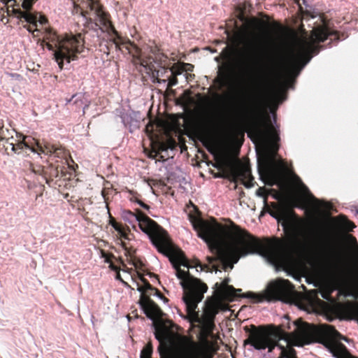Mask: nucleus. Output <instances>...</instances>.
<instances>
[{
	"label": "nucleus",
	"mask_w": 358,
	"mask_h": 358,
	"mask_svg": "<svg viewBox=\"0 0 358 358\" xmlns=\"http://www.w3.org/2000/svg\"><path fill=\"white\" fill-rule=\"evenodd\" d=\"M294 325L295 330L291 333L280 327L269 333L264 327H257V350L268 348L271 352L278 346L286 358H357L340 342L348 340L334 327H317L301 318L294 321Z\"/></svg>",
	"instance_id": "1"
},
{
	"label": "nucleus",
	"mask_w": 358,
	"mask_h": 358,
	"mask_svg": "<svg viewBox=\"0 0 358 358\" xmlns=\"http://www.w3.org/2000/svg\"><path fill=\"white\" fill-rule=\"evenodd\" d=\"M189 218L198 236L216 255L214 257H208L209 263L220 261L224 271L232 268L241 257L250 254L266 255L277 259L280 256L281 249L285 246V243L278 238L262 242L234 222L232 228L237 235L230 232L227 226L218 223L214 217L210 222L189 214Z\"/></svg>",
	"instance_id": "2"
},
{
	"label": "nucleus",
	"mask_w": 358,
	"mask_h": 358,
	"mask_svg": "<svg viewBox=\"0 0 358 358\" xmlns=\"http://www.w3.org/2000/svg\"><path fill=\"white\" fill-rule=\"evenodd\" d=\"M135 216L140 229L148 235L158 251L169 257L176 270V276L181 280L180 285L184 291L182 299L187 314H195L198 303L202 301L204 293L208 290L207 285L192 275L188 270L181 269V266L187 268L192 266L189 265V260L182 250L173 248L166 231L141 210H136Z\"/></svg>",
	"instance_id": "3"
},
{
	"label": "nucleus",
	"mask_w": 358,
	"mask_h": 358,
	"mask_svg": "<svg viewBox=\"0 0 358 358\" xmlns=\"http://www.w3.org/2000/svg\"><path fill=\"white\" fill-rule=\"evenodd\" d=\"M137 275L143 283V285L137 283V289L141 292L139 303L146 316L153 320L155 336L159 342L158 351L162 358L170 357L175 338L185 350L180 353V358H204L200 345L197 343L185 336L174 333V328L177 326L170 320H164L163 317L165 314L158 305L149 298L148 291H153V295L157 296L165 302L169 299L158 289L152 287L142 274L137 272Z\"/></svg>",
	"instance_id": "4"
},
{
	"label": "nucleus",
	"mask_w": 358,
	"mask_h": 358,
	"mask_svg": "<svg viewBox=\"0 0 358 358\" xmlns=\"http://www.w3.org/2000/svg\"><path fill=\"white\" fill-rule=\"evenodd\" d=\"M322 23L313 28L309 36H303L297 43V51L292 52L289 57L280 49H276L267 59L266 70L269 76H280L283 73H290L296 70L301 64L306 65L313 57L317 55L322 45H319L328 38L331 41L339 40L337 31L331 29L329 21L321 18Z\"/></svg>",
	"instance_id": "5"
},
{
	"label": "nucleus",
	"mask_w": 358,
	"mask_h": 358,
	"mask_svg": "<svg viewBox=\"0 0 358 358\" xmlns=\"http://www.w3.org/2000/svg\"><path fill=\"white\" fill-rule=\"evenodd\" d=\"M268 84L267 77L264 89L255 96L252 101L250 108L252 120L248 124V135L255 143H269L273 152L275 154L280 147L278 144L280 136L278 131L271 123L270 116L268 115H264L262 110L268 90Z\"/></svg>",
	"instance_id": "6"
},
{
	"label": "nucleus",
	"mask_w": 358,
	"mask_h": 358,
	"mask_svg": "<svg viewBox=\"0 0 358 358\" xmlns=\"http://www.w3.org/2000/svg\"><path fill=\"white\" fill-rule=\"evenodd\" d=\"M90 35L86 32L83 36L81 33L76 35L66 34L59 36L52 29L47 28L44 33V41L50 50H54L55 59L60 69H63L64 61L70 63L78 59V54L81 53L85 48V39Z\"/></svg>",
	"instance_id": "7"
},
{
	"label": "nucleus",
	"mask_w": 358,
	"mask_h": 358,
	"mask_svg": "<svg viewBox=\"0 0 358 358\" xmlns=\"http://www.w3.org/2000/svg\"><path fill=\"white\" fill-rule=\"evenodd\" d=\"M73 3V12L80 14L85 17L87 22L93 20H99L110 37V41L115 45V48L122 50V44L127 38L120 35L109 19V15L103 10V6L94 0H72Z\"/></svg>",
	"instance_id": "8"
},
{
	"label": "nucleus",
	"mask_w": 358,
	"mask_h": 358,
	"mask_svg": "<svg viewBox=\"0 0 358 358\" xmlns=\"http://www.w3.org/2000/svg\"><path fill=\"white\" fill-rule=\"evenodd\" d=\"M265 210L278 223H281L286 235L287 243L295 247L300 243V237L303 235L301 228L306 224L305 220L299 217L294 210L289 211L282 203L271 202L270 205L265 198Z\"/></svg>",
	"instance_id": "9"
},
{
	"label": "nucleus",
	"mask_w": 358,
	"mask_h": 358,
	"mask_svg": "<svg viewBox=\"0 0 358 358\" xmlns=\"http://www.w3.org/2000/svg\"><path fill=\"white\" fill-rule=\"evenodd\" d=\"M294 294H295L294 286L288 280L278 279L268 285L265 293L256 294L248 292L242 297L251 299L257 303L276 300L288 301Z\"/></svg>",
	"instance_id": "10"
},
{
	"label": "nucleus",
	"mask_w": 358,
	"mask_h": 358,
	"mask_svg": "<svg viewBox=\"0 0 358 358\" xmlns=\"http://www.w3.org/2000/svg\"><path fill=\"white\" fill-rule=\"evenodd\" d=\"M123 48L132 55L133 62L135 65L139 64L145 69L147 73L151 74L154 83H165L167 82L170 76L169 67H162L157 69L155 65L152 64L151 58H142L141 49L129 38L122 44V49ZM120 50L123 52V50Z\"/></svg>",
	"instance_id": "11"
},
{
	"label": "nucleus",
	"mask_w": 358,
	"mask_h": 358,
	"mask_svg": "<svg viewBox=\"0 0 358 358\" xmlns=\"http://www.w3.org/2000/svg\"><path fill=\"white\" fill-rule=\"evenodd\" d=\"M231 22V29H227L225 32L227 35L229 46L224 48L226 51L230 55L231 58L235 57L236 61L240 62L241 57L243 56L245 57V52H243V48H240L241 44L245 43L247 36H248V30L246 25L238 26L236 20H230Z\"/></svg>",
	"instance_id": "12"
},
{
	"label": "nucleus",
	"mask_w": 358,
	"mask_h": 358,
	"mask_svg": "<svg viewBox=\"0 0 358 358\" xmlns=\"http://www.w3.org/2000/svg\"><path fill=\"white\" fill-rule=\"evenodd\" d=\"M36 1L37 0H19V1H22L21 7L24 10H22L20 8L14 7L12 10L17 18L20 20L24 19V21L29 23V25L24 26V27H26L29 32L32 33L38 31L37 29V22H39L41 24H45L48 22V19L45 15L38 12L32 13L31 11L34 3H35Z\"/></svg>",
	"instance_id": "13"
},
{
	"label": "nucleus",
	"mask_w": 358,
	"mask_h": 358,
	"mask_svg": "<svg viewBox=\"0 0 358 358\" xmlns=\"http://www.w3.org/2000/svg\"><path fill=\"white\" fill-rule=\"evenodd\" d=\"M222 164L223 166L228 169L226 177L236 183L235 188L237 187L236 182L238 180L247 187L252 186L250 182L253 180V178L251 175L250 169L248 166L241 164L239 162L238 163H234L232 162L225 161L223 162Z\"/></svg>",
	"instance_id": "14"
},
{
	"label": "nucleus",
	"mask_w": 358,
	"mask_h": 358,
	"mask_svg": "<svg viewBox=\"0 0 358 358\" xmlns=\"http://www.w3.org/2000/svg\"><path fill=\"white\" fill-rule=\"evenodd\" d=\"M312 227L311 233L307 236L308 241L324 251L334 252V248L331 244L329 234L314 224H312Z\"/></svg>",
	"instance_id": "15"
},
{
	"label": "nucleus",
	"mask_w": 358,
	"mask_h": 358,
	"mask_svg": "<svg viewBox=\"0 0 358 358\" xmlns=\"http://www.w3.org/2000/svg\"><path fill=\"white\" fill-rule=\"evenodd\" d=\"M36 148H32V152L38 154L44 153L50 155V157L61 159V164L65 165L67 164V156L69 153L60 145L52 144L49 142H45L43 144L36 141Z\"/></svg>",
	"instance_id": "16"
},
{
	"label": "nucleus",
	"mask_w": 358,
	"mask_h": 358,
	"mask_svg": "<svg viewBox=\"0 0 358 358\" xmlns=\"http://www.w3.org/2000/svg\"><path fill=\"white\" fill-rule=\"evenodd\" d=\"M215 126V120L212 117L206 119L201 124L195 129V135L199 141L206 145L211 141V129Z\"/></svg>",
	"instance_id": "17"
},
{
	"label": "nucleus",
	"mask_w": 358,
	"mask_h": 358,
	"mask_svg": "<svg viewBox=\"0 0 358 358\" xmlns=\"http://www.w3.org/2000/svg\"><path fill=\"white\" fill-rule=\"evenodd\" d=\"M229 278H225L221 283L216 282L215 289L216 294L229 301H234L238 296L237 292H241V289H235L232 285H229Z\"/></svg>",
	"instance_id": "18"
},
{
	"label": "nucleus",
	"mask_w": 358,
	"mask_h": 358,
	"mask_svg": "<svg viewBox=\"0 0 358 358\" xmlns=\"http://www.w3.org/2000/svg\"><path fill=\"white\" fill-rule=\"evenodd\" d=\"M66 167L63 164L51 163L45 166L43 178L46 183L50 184L56 178H61L65 175Z\"/></svg>",
	"instance_id": "19"
},
{
	"label": "nucleus",
	"mask_w": 358,
	"mask_h": 358,
	"mask_svg": "<svg viewBox=\"0 0 358 358\" xmlns=\"http://www.w3.org/2000/svg\"><path fill=\"white\" fill-rule=\"evenodd\" d=\"M217 313V306L213 303L207 304L204 308L202 320L204 326L210 331L215 327L214 320Z\"/></svg>",
	"instance_id": "20"
},
{
	"label": "nucleus",
	"mask_w": 358,
	"mask_h": 358,
	"mask_svg": "<svg viewBox=\"0 0 358 358\" xmlns=\"http://www.w3.org/2000/svg\"><path fill=\"white\" fill-rule=\"evenodd\" d=\"M248 45H247V48L243 49V52H245V57L243 56V58L241 57V61H236V59L234 57L232 59L233 62L236 64L238 67H241V69L243 67H245L248 66L249 62L251 61L252 58H254V56H257V48H254L255 46L250 45V48H248ZM257 53H259V51H257Z\"/></svg>",
	"instance_id": "21"
},
{
	"label": "nucleus",
	"mask_w": 358,
	"mask_h": 358,
	"mask_svg": "<svg viewBox=\"0 0 358 358\" xmlns=\"http://www.w3.org/2000/svg\"><path fill=\"white\" fill-rule=\"evenodd\" d=\"M108 214H109V224H110L115 231H117L120 238L130 240V229L128 226H123L121 223L117 222L115 219L111 215L109 211V208H108Z\"/></svg>",
	"instance_id": "22"
},
{
	"label": "nucleus",
	"mask_w": 358,
	"mask_h": 358,
	"mask_svg": "<svg viewBox=\"0 0 358 358\" xmlns=\"http://www.w3.org/2000/svg\"><path fill=\"white\" fill-rule=\"evenodd\" d=\"M231 78L229 67L227 66L220 72L218 77L215 80V83H218L221 87H225L229 90H231L233 89V85Z\"/></svg>",
	"instance_id": "23"
},
{
	"label": "nucleus",
	"mask_w": 358,
	"mask_h": 358,
	"mask_svg": "<svg viewBox=\"0 0 358 358\" xmlns=\"http://www.w3.org/2000/svg\"><path fill=\"white\" fill-rule=\"evenodd\" d=\"M32 141H34V145H30L29 142L27 141L24 137L21 139L20 136L17 142L10 143V149L15 153L18 154L24 149H29L32 151L33 148H36L35 139L33 138Z\"/></svg>",
	"instance_id": "24"
},
{
	"label": "nucleus",
	"mask_w": 358,
	"mask_h": 358,
	"mask_svg": "<svg viewBox=\"0 0 358 358\" xmlns=\"http://www.w3.org/2000/svg\"><path fill=\"white\" fill-rule=\"evenodd\" d=\"M264 170L262 171L260 168L259 169L260 176L262 177L263 175L266 178V183L268 185L273 186L276 184L278 180V177L275 173H274L271 169L266 165H264Z\"/></svg>",
	"instance_id": "25"
},
{
	"label": "nucleus",
	"mask_w": 358,
	"mask_h": 358,
	"mask_svg": "<svg viewBox=\"0 0 358 358\" xmlns=\"http://www.w3.org/2000/svg\"><path fill=\"white\" fill-rule=\"evenodd\" d=\"M152 52L154 54L155 57L153 58L151 56L149 57H143V53L141 52L142 58H151V61H152V64H157L159 68L162 67H169L168 62V57L166 56L164 53H156L155 51L152 50Z\"/></svg>",
	"instance_id": "26"
},
{
	"label": "nucleus",
	"mask_w": 358,
	"mask_h": 358,
	"mask_svg": "<svg viewBox=\"0 0 358 358\" xmlns=\"http://www.w3.org/2000/svg\"><path fill=\"white\" fill-rule=\"evenodd\" d=\"M0 2H1L3 4V7L1 8V10H3V12H6L8 15H14L16 16V15L12 11L13 8H20L21 5H20L19 0H0Z\"/></svg>",
	"instance_id": "27"
},
{
	"label": "nucleus",
	"mask_w": 358,
	"mask_h": 358,
	"mask_svg": "<svg viewBox=\"0 0 358 358\" xmlns=\"http://www.w3.org/2000/svg\"><path fill=\"white\" fill-rule=\"evenodd\" d=\"M113 189V185L107 181L105 183V186L101 191V195L104 199V202L106 204L107 208H109L108 207L109 195L110 194V192Z\"/></svg>",
	"instance_id": "28"
},
{
	"label": "nucleus",
	"mask_w": 358,
	"mask_h": 358,
	"mask_svg": "<svg viewBox=\"0 0 358 358\" xmlns=\"http://www.w3.org/2000/svg\"><path fill=\"white\" fill-rule=\"evenodd\" d=\"M102 257L105 259V262L109 264V267L110 269L115 271H120V266H117L114 264V263L112 262L113 259H115V257L112 253H106L103 251H102Z\"/></svg>",
	"instance_id": "29"
},
{
	"label": "nucleus",
	"mask_w": 358,
	"mask_h": 358,
	"mask_svg": "<svg viewBox=\"0 0 358 358\" xmlns=\"http://www.w3.org/2000/svg\"><path fill=\"white\" fill-rule=\"evenodd\" d=\"M121 245L123 249L124 250V255L127 257L128 262H129L132 258L135 257L136 250L132 247H128L127 243L124 241H121Z\"/></svg>",
	"instance_id": "30"
},
{
	"label": "nucleus",
	"mask_w": 358,
	"mask_h": 358,
	"mask_svg": "<svg viewBox=\"0 0 358 358\" xmlns=\"http://www.w3.org/2000/svg\"><path fill=\"white\" fill-rule=\"evenodd\" d=\"M153 347L151 342H148L141 352V358H152Z\"/></svg>",
	"instance_id": "31"
},
{
	"label": "nucleus",
	"mask_w": 358,
	"mask_h": 358,
	"mask_svg": "<svg viewBox=\"0 0 358 358\" xmlns=\"http://www.w3.org/2000/svg\"><path fill=\"white\" fill-rule=\"evenodd\" d=\"M169 70H170V73L171 75H176V76L177 77V76L182 74V72L185 71V68H184L182 64L180 66L173 64V66L171 68H169Z\"/></svg>",
	"instance_id": "32"
},
{
	"label": "nucleus",
	"mask_w": 358,
	"mask_h": 358,
	"mask_svg": "<svg viewBox=\"0 0 358 358\" xmlns=\"http://www.w3.org/2000/svg\"><path fill=\"white\" fill-rule=\"evenodd\" d=\"M129 263L132 264L136 269H142L144 266L143 262L136 257L132 258Z\"/></svg>",
	"instance_id": "33"
},
{
	"label": "nucleus",
	"mask_w": 358,
	"mask_h": 358,
	"mask_svg": "<svg viewBox=\"0 0 358 358\" xmlns=\"http://www.w3.org/2000/svg\"><path fill=\"white\" fill-rule=\"evenodd\" d=\"M10 132L8 129H4L3 126L0 127V141H5L9 138Z\"/></svg>",
	"instance_id": "34"
},
{
	"label": "nucleus",
	"mask_w": 358,
	"mask_h": 358,
	"mask_svg": "<svg viewBox=\"0 0 358 358\" xmlns=\"http://www.w3.org/2000/svg\"><path fill=\"white\" fill-rule=\"evenodd\" d=\"M271 26L272 27L273 31L277 34H282L284 30V27L277 22H273Z\"/></svg>",
	"instance_id": "35"
},
{
	"label": "nucleus",
	"mask_w": 358,
	"mask_h": 358,
	"mask_svg": "<svg viewBox=\"0 0 358 358\" xmlns=\"http://www.w3.org/2000/svg\"><path fill=\"white\" fill-rule=\"evenodd\" d=\"M167 89H170L173 86H175L178 84V78L176 75H171L170 73L169 78L167 80Z\"/></svg>",
	"instance_id": "36"
},
{
	"label": "nucleus",
	"mask_w": 358,
	"mask_h": 358,
	"mask_svg": "<svg viewBox=\"0 0 358 358\" xmlns=\"http://www.w3.org/2000/svg\"><path fill=\"white\" fill-rule=\"evenodd\" d=\"M128 192L131 196L130 197L129 200L131 202H134V203H138V201H140L139 197L141 196V195L139 194H138L136 192L134 191V190H128Z\"/></svg>",
	"instance_id": "37"
},
{
	"label": "nucleus",
	"mask_w": 358,
	"mask_h": 358,
	"mask_svg": "<svg viewBox=\"0 0 358 358\" xmlns=\"http://www.w3.org/2000/svg\"><path fill=\"white\" fill-rule=\"evenodd\" d=\"M31 170L33 172H34L35 173L41 175L43 177L44 170H45L44 166H34L33 165H31Z\"/></svg>",
	"instance_id": "38"
},
{
	"label": "nucleus",
	"mask_w": 358,
	"mask_h": 358,
	"mask_svg": "<svg viewBox=\"0 0 358 358\" xmlns=\"http://www.w3.org/2000/svg\"><path fill=\"white\" fill-rule=\"evenodd\" d=\"M169 145L167 147H166V145H164V144L160 146V148H159V150H161V151H164V150H166L168 148H173L175 147V145H176V142H175V141H173V140H170V141H169Z\"/></svg>",
	"instance_id": "39"
},
{
	"label": "nucleus",
	"mask_w": 358,
	"mask_h": 358,
	"mask_svg": "<svg viewBox=\"0 0 358 358\" xmlns=\"http://www.w3.org/2000/svg\"><path fill=\"white\" fill-rule=\"evenodd\" d=\"M257 195L261 197H264V202L265 203V198L268 196V194L266 193V190L264 187H259L257 190Z\"/></svg>",
	"instance_id": "40"
},
{
	"label": "nucleus",
	"mask_w": 358,
	"mask_h": 358,
	"mask_svg": "<svg viewBox=\"0 0 358 358\" xmlns=\"http://www.w3.org/2000/svg\"><path fill=\"white\" fill-rule=\"evenodd\" d=\"M252 21L255 23H257L259 24V26H260L262 27H268L270 25V24L268 22L261 20H258L257 18H253Z\"/></svg>",
	"instance_id": "41"
},
{
	"label": "nucleus",
	"mask_w": 358,
	"mask_h": 358,
	"mask_svg": "<svg viewBox=\"0 0 358 358\" xmlns=\"http://www.w3.org/2000/svg\"><path fill=\"white\" fill-rule=\"evenodd\" d=\"M345 220L344 222V227L348 230H352V229L355 227V224L352 222L348 220L346 217H345Z\"/></svg>",
	"instance_id": "42"
},
{
	"label": "nucleus",
	"mask_w": 358,
	"mask_h": 358,
	"mask_svg": "<svg viewBox=\"0 0 358 358\" xmlns=\"http://www.w3.org/2000/svg\"><path fill=\"white\" fill-rule=\"evenodd\" d=\"M350 237L352 238V241L355 243V252H354V255L356 257V260L358 261V244H357V240L356 238L352 236H350Z\"/></svg>",
	"instance_id": "43"
},
{
	"label": "nucleus",
	"mask_w": 358,
	"mask_h": 358,
	"mask_svg": "<svg viewBox=\"0 0 358 358\" xmlns=\"http://www.w3.org/2000/svg\"><path fill=\"white\" fill-rule=\"evenodd\" d=\"M194 266L196 268L199 267L201 271H203L205 268H208V265H203L198 259L196 260Z\"/></svg>",
	"instance_id": "44"
},
{
	"label": "nucleus",
	"mask_w": 358,
	"mask_h": 358,
	"mask_svg": "<svg viewBox=\"0 0 358 358\" xmlns=\"http://www.w3.org/2000/svg\"><path fill=\"white\" fill-rule=\"evenodd\" d=\"M182 66H184V68H185V71H192L194 68V66L192 64L187 63H183Z\"/></svg>",
	"instance_id": "45"
},
{
	"label": "nucleus",
	"mask_w": 358,
	"mask_h": 358,
	"mask_svg": "<svg viewBox=\"0 0 358 358\" xmlns=\"http://www.w3.org/2000/svg\"><path fill=\"white\" fill-rule=\"evenodd\" d=\"M153 185L155 186H157V185H159V186H165L166 184L164 181H162V180H153Z\"/></svg>",
	"instance_id": "46"
},
{
	"label": "nucleus",
	"mask_w": 358,
	"mask_h": 358,
	"mask_svg": "<svg viewBox=\"0 0 358 358\" xmlns=\"http://www.w3.org/2000/svg\"><path fill=\"white\" fill-rule=\"evenodd\" d=\"M10 140H14V138L13 136H10V138L5 140L6 145H4V146L6 148V150H8L9 147L10 148V143H11V142H10Z\"/></svg>",
	"instance_id": "47"
},
{
	"label": "nucleus",
	"mask_w": 358,
	"mask_h": 358,
	"mask_svg": "<svg viewBox=\"0 0 358 358\" xmlns=\"http://www.w3.org/2000/svg\"><path fill=\"white\" fill-rule=\"evenodd\" d=\"M138 204L142 207L143 208L145 209V210H149L150 209V206L145 203L144 202H143L141 200H140L139 201H138Z\"/></svg>",
	"instance_id": "48"
},
{
	"label": "nucleus",
	"mask_w": 358,
	"mask_h": 358,
	"mask_svg": "<svg viewBox=\"0 0 358 358\" xmlns=\"http://www.w3.org/2000/svg\"><path fill=\"white\" fill-rule=\"evenodd\" d=\"M238 18L241 20V21H245L246 20V17H245L244 15V13L243 11H241L238 14Z\"/></svg>",
	"instance_id": "49"
},
{
	"label": "nucleus",
	"mask_w": 358,
	"mask_h": 358,
	"mask_svg": "<svg viewBox=\"0 0 358 358\" xmlns=\"http://www.w3.org/2000/svg\"><path fill=\"white\" fill-rule=\"evenodd\" d=\"M236 87H237V86L240 87V85H236ZM232 88H234V89L229 90V91H230V92H240V87H238H238H236V88H235V87H234V85H232ZM236 95H237V93H236ZM238 95H240V93H238Z\"/></svg>",
	"instance_id": "50"
},
{
	"label": "nucleus",
	"mask_w": 358,
	"mask_h": 358,
	"mask_svg": "<svg viewBox=\"0 0 358 358\" xmlns=\"http://www.w3.org/2000/svg\"><path fill=\"white\" fill-rule=\"evenodd\" d=\"M119 261H120L121 265L122 266V270L125 271V268H127L126 264L124 263V262L122 261V259L121 258L119 259Z\"/></svg>",
	"instance_id": "51"
},
{
	"label": "nucleus",
	"mask_w": 358,
	"mask_h": 358,
	"mask_svg": "<svg viewBox=\"0 0 358 358\" xmlns=\"http://www.w3.org/2000/svg\"><path fill=\"white\" fill-rule=\"evenodd\" d=\"M117 272V275H116V278L122 281V278H121V276H120V271H116Z\"/></svg>",
	"instance_id": "52"
},
{
	"label": "nucleus",
	"mask_w": 358,
	"mask_h": 358,
	"mask_svg": "<svg viewBox=\"0 0 358 358\" xmlns=\"http://www.w3.org/2000/svg\"><path fill=\"white\" fill-rule=\"evenodd\" d=\"M213 270H215V271H218V270H219V269H218V266H216V265H213Z\"/></svg>",
	"instance_id": "53"
},
{
	"label": "nucleus",
	"mask_w": 358,
	"mask_h": 358,
	"mask_svg": "<svg viewBox=\"0 0 358 358\" xmlns=\"http://www.w3.org/2000/svg\"><path fill=\"white\" fill-rule=\"evenodd\" d=\"M153 294H154V292H153V291H151V290H149V291H148V294H149V297H150L151 295H153Z\"/></svg>",
	"instance_id": "54"
},
{
	"label": "nucleus",
	"mask_w": 358,
	"mask_h": 358,
	"mask_svg": "<svg viewBox=\"0 0 358 358\" xmlns=\"http://www.w3.org/2000/svg\"><path fill=\"white\" fill-rule=\"evenodd\" d=\"M248 37L247 36V39L245 40V43H243V45H245V44L248 45ZM249 45H251V43H249Z\"/></svg>",
	"instance_id": "55"
},
{
	"label": "nucleus",
	"mask_w": 358,
	"mask_h": 358,
	"mask_svg": "<svg viewBox=\"0 0 358 358\" xmlns=\"http://www.w3.org/2000/svg\"><path fill=\"white\" fill-rule=\"evenodd\" d=\"M293 1H294V2L295 3H296V4H298V5L299 6V8H301V6H300V3H299V0H298V3L295 2V1H294V0H293Z\"/></svg>",
	"instance_id": "56"
},
{
	"label": "nucleus",
	"mask_w": 358,
	"mask_h": 358,
	"mask_svg": "<svg viewBox=\"0 0 358 358\" xmlns=\"http://www.w3.org/2000/svg\"><path fill=\"white\" fill-rule=\"evenodd\" d=\"M17 139H15L14 140H10V142H17Z\"/></svg>",
	"instance_id": "57"
},
{
	"label": "nucleus",
	"mask_w": 358,
	"mask_h": 358,
	"mask_svg": "<svg viewBox=\"0 0 358 358\" xmlns=\"http://www.w3.org/2000/svg\"><path fill=\"white\" fill-rule=\"evenodd\" d=\"M322 296H323V298H324V299H328V298H327V296H326V294H325V295H324V294H323V295H322Z\"/></svg>",
	"instance_id": "58"
},
{
	"label": "nucleus",
	"mask_w": 358,
	"mask_h": 358,
	"mask_svg": "<svg viewBox=\"0 0 358 358\" xmlns=\"http://www.w3.org/2000/svg\"><path fill=\"white\" fill-rule=\"evenodd\" d=\"M242 194L243 195L244 194V192L242 190L241 192V196H242Z\"/></svg>",
	"instance_id": "59"
},
{
	"label": "nucleus",
	"mask_w": 358,
	"mask_h": 358,
	"mask_svg": "<svg viewBox=\"0 0 358 358\" xmlns=\"http://www.w3.org/2000/svg\"><path fill=\"white\" fill-rule=\"evenodd\" d=\"M328 205H329V204L325 203V204H324V207H325V208H327V206H328Z\"/></svg>",
	"instance_id": "60"
},
{
	"label": "nucleus",
	"mask_w": 358,
	"mask_h": 358,
	"mask_svg": "<svg viewBox=\"0 0 358 358\" xmlns=\"http://www.w3.org/2000/svg\"><path fill=\"white\" fill-rule=\"evenodd\" d=\"M150 275L151 276V275H155L153 273H150Z\"/></svg>",
	"instance_id": "61"
},
{
	"label": "nucleus",
	"mask_w": 358,
	"mask_h": 358,
	"mask_svg": "<svg viewBox=\"0 0 358 358\" xmlns=\"http://www.w3.org/2000/svg\"><path fill=\"white\" fill-rule=\"evenodd\" d=\"M303 33L306 34V31L305 29H303Z\"/></svg>",
	"instance_id": "62"
},
{
	"label": "nucleus",
	"mask_w": 358,
	"mask_h": 358,
	"mask_svg": "<svg viewBox=\"0 0 358 358\" xmlns=\"http://www.w3.org/2000/svg\"><path fill=\"white\" fill-rule=\"evenodd\" d=\"M294 1H295V2L298 3V0H294Z\"/></svg>",
	"instance_id": "63"
}]
</instances>
